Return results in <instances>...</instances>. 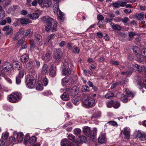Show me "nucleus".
Masks as SVG:
<instances>
[{
	"instance_id": "nucleus-1",
	"label": "nucleus",
	"mask_w": 146,
	"mask_h": 146,
	"mask_svg": "<svg viewBox=\"0 0 146 146\" xmlns=\"http://www.w3.org/2000/svg\"><path fill=\"white\" fill-rule=\"evenodd\" d=\"M41 21L46 23V30L47 32H52L57 31V22L48 16H45L41 18Z\"/></svg>"
},
{
	"instance_id": "nucleus-2",
	"label": "nucleus",
	"mask_w": 146,
	"mask_h": 146,
	"mask_svg": "<svg viewBox=\"0 0 146 146\" xmlns=\"http://www.w3.org/2000/svg\"><path fill=\"white\" fill-rule=\"evenodd\" d=\"M21 97L22 95L20 93L13 92L8 96L7 99L10 102L15 103L20 100Z\"/></svg>"
},
{
	"instance_id": "nucleus-3",
	"label": "nucleus",
	"mask_w": 146,
	"mask_h": 146,
	"mask_svg": "<svg viewBox=\"0 0 146 146\" xmlns=\"http://www.w3.org/2000/svg\"><path fill=\"white\" fill-rule=\"evenodd\" d=\"M124 92L126 94L124 95L122 94L120 98V100L123 103L126 102H127L129 97V99H132L134 96L135 94L133 93L130 91L128 89H126L125 90Z\"/></svg>"
},
{
	"instance_id": "nucleus-4",
	"label": "nucleus",
	"mask_w": 146,
	"mask_h": 146,
	"mask_svg": "<svg viewBox=\"0 0 146 146\" xmlns=\"http://www.w3.org/2000/svg\"><path fill=\"white\" fill-rule=\"evenodd\" d=\"M58 4V2L55 3L53 7V9L56 12L58 17V18L60 22H62L64 19V14L60 10L59 8Z\"/></svg>"
},
{
	"instance_id": "nucleus-5",
	"label": "nucleus",
	"mask_w": 146,
	"mask_h": 146,
	"mask_svg": "<svg viewBox=\"0 0 146 146\" xmlns=\"http://www.w3.org/2000/svg\"><path fill=\"white\" fill-rule=\"evenodd\" d=\"M26 84L27 87L28 88H33L35 84L34 77L32 75H27L26 77Z\"/></svg>"
},
{
	"instance_id": "nucleus-6",
	"label": "nucleus",
	"mask_w": 146,
	"mask_h": 146,
	"mask_svg": "<svg viewBox=\"0 0 146 146\" xmlns=\"http://www.w3.org/2000/svg\"><path fill=\"white\" fill-rule=\"evenodd\" d=\"M62 68V74L63 75H68L71 73V71L70 69H69L68 64L66 61L63 62L61 65Z\"/></svg>"
},
{
	"instance_id": "nucleus-7",
	"label": "nucleus",
	"mask_w": 146,
	"mask_h": 146,
	"mask_svg": "<svg viewBox=\"0 0 146 146\" xmlns=\"http://www.w3.org/2000/svg\"><path fill=\"white\" fill-rule=\"evenodd\" d=\"M95 102V99L92 98H88L83 101V104L86 106L91 107L94 105Z\"/></svg>"
},
{
	"instance_id": "nucleus-8",
	"label": "nucleus",
	"mask_w": 146,
	"mask_h": 146,
	"mask_svg": "<svg viewBox=\"0 0 146 146\" xmlns=\"http://www.w3.org/2000/svg\"><path fill=\"white\" fill-rule=\"evenodd\" d=\"M50 66L49 69V74L52 77H54L56 75V67L52 63L49 64Z\"/></svg>"
},
{
	"instance_id": "nucleus-9",
	"label": "nucleus",
	"mask_w": 146,
	"mask_h": 146,
	"mask_svg": "<svg viewBox=\"0 0 146 146\" xmlns=\"http://www.w3.org/2000/svg\"><path fill=\"white\" fill-rule=\"evenodd\" d=\"M36 141V138L35 136H33L29 137V136H26L24 139V144L26 145L28 142L30 144H33Z\"/></svg>"
},
{
	"instance_id": "nucleus-10",
	"label": "nucleus",
	"mask_w": 146,
	"mask_h": 146,
	"mask_svg": "<svg viewBox=\"0 0 146 146\" xmlns=\"http://www.w3.org/2000/svg\"><path fill=\"white\" fill-rule=\"evenodd\" d=\"M62 52L60 48H58L54 51L53 57L56 60H58L60 59L61 55Z\"/></svg>"
},
{
	"instance_id": "nucleus-11",
	"label": "nucleus",
	"mask_w": 146,
	"mask_h": 146,
	"mask_svg": "<svg viewBox=\"0 0 146 146\" xmlns=\"http://www.w3.org/2000/svg\"><path fill=\"white\" fill-rule=\"evenodd\" d=\"M136 137L139 138L140 140L144 141L145 140L146 135L139 130L136 131L135 133Z\"/></svg>"
},
{
	"instance_id": "nucleus-12",
	"label": "nucleus",
	"mask_w": 146,
	"mask_h": 146,
	"mask_svg": "<svg viewBox=\"0 0 146 146\" xmlns=\"http://www.w3.org/2000/svg\"><path fill=\"white\" fill-rule=\"evenodd\" d=\"M130 129L128 127H125L123 130L122 132L125 135V138L127 139H128L130 137Z\"/></svg>"
},
{
	"instance_id": "nucleus-13",
	"label": "nucleus",
	"mask_w": 146,
	"mask_h": 146,
	"mask_svg": "<svg viewBox=\"0 0 146 146\" xmlns=\"http://www.w3.org/2000/svg\"><path fill=\"white\" fill-rule=\"evenodd\" d=\"M61 146H73L72 143L66 139H63L61 141Z\"/></svg>"
},
{
	"instance_id": "nucleus-14",
	"label": "nucleus",
	"mask_w": 146,
	"mask_h": 146,
	"mask_svg": "<svg viewBox=\"0 0 146 146\" xmlns=\"http://www.w3.org/2000/svg\"><path fill=\"white\" fill-rule=\"evenodd\" d=\"M67 91H70V92L71 95L73 96H76L78 92V90L76 89V88L74 87L72 89L71 88H69L67 89Z\"/></svg>"
},
{
	"instance_id": "nucleus-15",
	"label": "nucleus",
	"mask_w": 146,
	"mask_h": 146,
	"mask_svg": "<svg viewBox=\"0 0 146 146\" xmlns=\"http://www.w3.org/2000/svg\"><path fill=\"white\" fill-rule=\"evenodd\" d=\"M42 58L43 60L45 62L49 61L52 58L51 54L50 53L48 52L46 53L44 55L42 56Z\"/></svg>"
},
{
	"instance_id": "nucleus-16",
	"label": "nucleus",
	"mask_w": 146,
	"mask_h": 146,
	"mask_svg": "<svg viewBox=\"0 0 146 146\" xmlns=\"http://www.w3.org/2000/svg\"><path fill=\"white\" fill-rule=\"evenodd\" d=\"M48 66L46 64H44L42 66L41 71V74L44 75H46L48 72Z\"/></svg>"
},
{
	"instance_id": "nucleus-17",
	"label": "nucleus",
	"mask_w": 146,
	"mask_h": 146,
	"mask_svg": "<svg viewBox=\"0 0 146 146\" xmlns=\"http://www.w3.org/2000/svg\"><path fill=\"white\" fill-rule=\"evenodd\" d=\"M22 25H26L29 23V20L27 18H19L17 19Z\"/></svg>"
},
{
	"instance_id": "nucleus-18",
	"label": "nucleus",
	"mask_w": 146,
	"mask_h": 146,
	"mask_svg": "<svg viewBox=\"0 0 146 146\" xmlns=\"http://www.w3.org/2000/svg\"><path fill=\"white\" fill-rule=\"evenodd\" d=\"M35 40L37 44H39L42 40V36L39 34H36L35 35Z\"/></svg>"
},
{
	"instance_id": "nucleus-19",
	"label": "nucleus",
	"mask_w": 146,
	"mask_h": 146,
	"mask_svg": "<svg viewBox=\"0 0 146 146\" xmlns=\"http://www.w3.org/2000/svg\"><path fill=\"white\" fill-rule=\"evenodd\" d=\"M83 132L85 135L88 136H90L91 133L90 128L87 126L84 127L83 128Z\"/></svg>"
},
{
	"instance_id": "nucleus-20",
	"label": "nucleus",
	"mask_w": 146,
	"mask_h": 146,
	"mask_svg": "<svg viewBox=\"0 0 146 146\" xmlns=\"http://www.w3.org/2000/svg\"><path fill=\"white\" fill-rule=\"evenodd\" d=\"M98 141L99 143L104 144L106 143V139L104 135H101L99 136L98 139Z\"/></svg>"
},
{
	"instance_id": "nucleus-21",
	"label": "nucleus",
	"mask_w": 146,
	"mask_h": 146,
	"mask_svg": "<svg viewBox=\"0 0 146 146\" xmlns=\"http://www.w3.org/2000/svg\"><path fill=\"white\" fill-rule=\"evenodd\" d=\"M133 71V69L132 68H130L126 71V72H121V74L125 75L127 77L129 75L131 74Z\"/></svg>"
},
{
	"instance_id": "nucleus-22",
	"label": "nucleus",
	"mask_w": 146,
	"mask_h": 146,
	"mask_svg": "<svg viewBox=\"0 0 146 146\" xmlns=\"http://www.w3.org/2000/svg\"><path fill=\"white\" fill-rule=\"evenodd\" d=\"M6 66L4 68V70L5 72L10 71L12 68V66L11 64L9 62H6Z\"/></svg>"
},
{
	"instance_id": "nucleus-23",
	"label": "nucleus",
	"mask_w": 146,
	"mask_h": 146,
	"mask_svg": "<svg viewBox=\"0 0 146 146\" xmlns=\"http://www.w3.org/2000/svg\"><path fill=\"white\" fill-rule=\"evenodd\" d=\"M39 78L40 79L42 80L43 83L45 86H46L47 85L48 80L46 76L44 75L42 76L41 75H40L39 76Z\"/></svg>"
},
{
	"instance_id": "nucleus-24",
	"label": "nucleus",
	"mask_w": 146,
	"mask_h": 146,
	"mask_svg": "<svg viewBox=\"0 0 146 146\" xmlns=\"http://www.w3.org/2000/svg\"><path fill=\"white\" fill-rule=\"evenodd\" d=\"M13 65L14 68L17 70H20L21 69V63L17 61H15L13 63Z\"/></svg>"
},
{
	"instance_id": "nucleus-25",
	"label": "nucleus",
	"mask_w": 146,
	"mask_h": 146,
	"mask_svg": "<svg viewBox=\"0 0 146 146\" xmlns=\"http://www.w3.org/2000/svg\"><path fill=\"white\" fill-rule=\"evenodd\" d=\"M62 99L64 101H68L69 99L68 92H65L61 96Z\"/></svg>"
},
{
	"instance_id": "nucleus-26",
	"label": "nucleus",
	"mask_w": 146,
	"mask_h": 146,
	"mask_svg": "<svg viewBox=\"0 0 146 146\" xmlns=\"http://www.w3.org/2000/svg\"><path fill=\"white\" fill-rule=\"evenodd\" d=\"M110 25L111 26L112 28L114 30L120 31L121 29V27L118 25L114 24L113 23H111L110 24Z\"/></svg>"
},
{
	"instance_id": "nucleus-27",
	"label": "nucleus",
	"mask_w": 146,
	"mask_h": 146,
	"mask_svg": "<svg viewBox=\"0 0 146 146\" xmlns=\"http://www.w3.org/2000/svg\"><path fill=\"white\" fill-rule=\"evenodd\" d=\"M29 57L27 54H24L22 55L21 57V61L23 63H25L28 61Z\"/></svg>"
},
{
	"instance_id": "nucleus-28",
	"label": "nucleus",
	"mask_w": 146,
	"mask_h": 146,
	"mask_svg": "<svg viewBox=\"0 0 146 146\" xmlns=\"http://www.w3.org/2000/svg\"><path fill=\"white\" fill-rule=\"evenodd\" d=\"M86 137L84 136L81 135L78 137L77 141V143H80L84 142L86 141Z\"/></svg>"
},
{
	"instance_id": "nucleus-29",
	"label": "nucleus",
	"mask_w": 146,
	"mask_h": 146,
	"mask_svg": "<svg viewBox=\"0 0 146 146\" xmlns=\"http://www.w3.org/2000/svg\"><path fill=\"white\" fill-rule=\"evenodd\" d=\"M136 57L137 60L140 62H142L145 57V56H144L143 54H142V55H141L139 54H137Z\"/></svg>"
},
{
	"instance_id": "nucleus-30",
	"label": "nucleus",
	"mask_w": 146,
	"mask_h": 146,
	"mask_svg": "<svg viewBox=\"0 0 146 146\" xmlns=\"http://www.w3.org/2000/svg\"><path fill=\"white\" fill-rule=\"evenodd\" d=\"M23 134L21 132H19L17 135V140L18 142L22 141L23 139Z\"/></svg>"
},
{
	"instance_id": "nucleus-31",
	"label": "nucleus",
	"mask_w": 146,
	"mask_h": 146,
	"mask_svg": "<svg viewBox=\"0 0 146 146\" xmlns=\"http://www.w3.org/2000/svg\"><path fill=\"white\" fill-rule=\"evenodd\" d=\"M80 98L78 97H74L72 99V102L75 105H77L80 102Z\"/></svg>"
},
{
	"instance_id": "nucleus-32",
	"label": "nucleus",
	"mask_w": 146,
	"mask_h": 146,
	"mask_svg": "<svg viewBox=\"0 0 146 146\" xmlns=\"http://www.w3.org/2000/svg\"><path fill=\"white\" fill-rule=\"evenodd\" d=\"M51 4V2L50 0H44L43 2V5L46 7H50Z\"/></svg>"
},
{
	"instance_id": "nucleus-33",
	"label": "nucleus",
	"mask_w": 146,
	"mask_h": 146,
	"mask_svg": "<svg viewBox=\"0 0 146 146\" xmlns=\"http://www.w3.org/2000/svg\"><path fill=\"white\" fill-rule=\"evenodd\" d=\"M26 68L28 70H31V69L34 68L33 62L30 61L26 65Z\"/></svg>"
},
{
	"instance_id": "nucleus-34",
	"label": "nucleus",
	"mask_w": 146,
	"mask_h": 146,
	"mask_svg": "<svg viewBox=\"0 0 146 146\" xmlns=\"http://www.w3.org/2000/svg\"><path fill=\"white\" fill-rule=\"evenodd\" d=\"M43 84H41V82L38 81L37 82L36 89L38 90H42L43 89Z\"/></svg>"
},
{
	"instance_id": "nucleus-35",
	"label": "nucleus",
	"mask_w": 146,
	"mask_h": 146,
	"mask_svg": "<svg viewBox=\"0 0 146 146\" xmlns=\"http://www.w3.org/2000/svg\"><path fill=\"white\" fill-rule=\"evenodd\" d=\"M114 96L113 93L109 91L106 94L105 97L107 99H110L113 98Z\"/></svg>"
},
{
	"instance_id": "nucleus-36",
	"label": "nucleus",
	"mask_w": 146,
	"mask_h": 146,
	"mask_svg": "<svg viewBox=\"0 0 146 146\" xmlns=\"http://www.w3.org/2000/svg\"><path fill=\"white\" fill-rule=\"evenodd\" d=\"M29 17L33 20H35L38 18V14L37 13H33L29 15Z\"/></svg>"
},
{
	"instance_id": "nucleus-37",
	"label": "nucleus",
	"mask_w": 146,
	"mask_h": 146,
	"mask_svg": "<svg viewBox=\"0 0 146 146\" xmlns=\"http://www.w3.org/2000/svg\"><path fill=\"white\" fill-rule=\"evenodd\" d=\"M68 138L71 140L73 143H77V141L75 140V137L72 134H70L68 136Z\"/></svg>"
},
{
	"instance_id": "nucleus-38",
	"label": "nucleus",
	"mask_w": 146,
	"mask_h": 146,
	"mask_svg": "<svg viewBox=\"0 0 146 146\" xmlns=\"http://www.w3.org/2000/svg\"><path fill=\"white\" fill-rule=\"evenodd\" d=\"M17 6H13L11 8L9 9L7 11V12L8 13L10 14L12 13V12H13L15 11L17 9Z\"/></svg>"
},
{
	"instance_id": "nucleus-39",
	"label": "nucleus",
	"mask_w": 146,
	"mask_h": 146,
	"mask_svg": "<svg viewBox=\"0 0 146 146\" xmlns=\"http://www.w3.org/2000/svg\"><path fill=\"white\" fill-rule=\"evenodd\" d=\"M135 18L139 20H143L144 18L143 15L141 13L138 14L136 15Z\"/></svg>"
},
{
	"instance_id": "nucleus-40",
	"label": "nucleus",
	"mask_w": 146,
	"mask_h": 146,
	"mask_svg": "<svg viewBox=\"0 0 146 146\" xmlns=\"http://www.w3.org/2000/svg\"><path fill=\"white\" fill-rule=\"evenodd\" d=\"M68 78H64L62 79V84L63 86H68Z\"/></svg>"
},
{
	"instance_id": "nucleus-41",
	"label": "nucleus",
	"mask_w": 146,
	"mask_h": 146,
	"mask_svg": "<svg viewBox=\"0 0 146 146\" xmlns=\"http://www.w3.org/2000/svg\"><path fill=\"white\" fill-rule=\"evenodd\" d=\"M113 6L116 8H118L120 7V1H118L117 2H114L112 3Z\"/></svg>"
},
{
	"instance_id": "nucleus-42",
	"label": "nucleus",
	"mask_w": 146,
	"mask_h": 146,
	"mask_svg": "<svg viewBox=\"0 0 146 146\" xmlns=\"http://www.w3.org/2000/svg\"><path fill=\"white\" fill-rule=\"evenodd\" d=\"M13 28L10 26L8 31L6 32V35H9L12 34L13 33Z\"/></svg>"
},
{
	"instance_id": "nucleus-43",
	"label": "nucleus",
	"mask_w": 146,
	"mask_h": 146,
	"mask_svg": "<svg viewBox=\"0 0 146 146\" xmlns=\"http://www.w3.org/2000/svg\"><path fill=\"white\" fill-rule=\"evenodd\" d=\"M31 44V50H33L35 48V44L34 40L31 39L30 40Z\"/></svg>"
},
{
	"instance_id": "nucleus-44",
	"label": "nucleus",
	"mask_w": 146,
	"mask_h": 146,
	"mask_svg": "<svg viewBox=\"0 0 146 146\" xmlns=\"http://www.w3.org/2000/svg\"><path fill=\"white\" fill-rule=\"evenodd\" d=\"M97 131V129L96 128H94L93 131H91L90 136L93 137H95L96 135Z\"/></svg>"
},
{
	"instance_id": "nucleus-45",
	"label": "nucleus",
	"mask_w": 146,
	"mask_h": 146,
	"mask_svg": "<svg viewBox=\"0 0 146 146\" xmlns=\"http://www.w3.org/2000/svg\"><path fill=\"white\" fill-rule=\"evenodd\" d=\"M9 136V133L7 132H5L2 134V137L3 139L5 140L7 139Z\"/></svg>"
},
{
	"instance_id": "nucleus-46",
	"label": "nucleus",
	"mask_w": 146,
	"mask_h": 146,
	"mask_svg": "<svg viewBox=\"0 0 146 146\" xmlns=\"http://www.w3.org/2000/svg\"><path fill=\"white\" fill-rule=\"evenodd\" d=\"M54 34H52L51 35H49L48 36L46 39V42L45 43V44H47L50 39L53 37L54 35Z\"/></svg>"
},
{
	"instance_id": "nucleus-47",
	"label": "nucleus",
	"mask_w": 146,
	"mask_h": 146,
	"mask_svg": "<svg viewBox=\"0 0 146 146\" xmlns=\"http://www.w3.org/2000/svg\"><path fill=\"white\" fill-rule=\"evenodd\" d=\"M74 82L73 79L72 78H69L68 79V86H71L72 85Z\"/></svg>"
},
{
	"instance_id": "nucleus-48",
	"label": "nucleus",
	"mask_w": 146,
	"mask_h": 146,
	"mask_svg": "<svg viewBox=\"0 0 146 146\" xmlns=\"http://www.w3.org/2000/svg\"><path fill=\"white\" fill-rule=\"evenodd\" d=\"M31 32L30 30L28 29L27 30L25 31L21 35L22 37H24L26 36L27 35L30 33Z\"/></svg>"
},
{
	"instance_id": "nucleus-49",
	"label": "nucleus",
	"mask_w": 146,
	"mask_h": 146,
	"mask_svg": "<svg viewBox=\"0 0 146 146\" xmlns=\"http://www.w3.org/2000/svg\"><path fill=\"white\" fill-rule=\"evenodd\" d=\"M120 106V104L118 102H113V106L115 108H118Z\"/></svg>"
},
{
	"instance_id": "nucleus-50",
	"label": "nucleus",
	"mask_w": 146,
	"mask_h": 146,
	"mask_svg": "<svg viewBox=\"0 0 146 146\" xmlns=\"http://www.w3.org/2000/svg\"><path fill=\"white\" fill-rule=\"evenodd\" d=\"M5 16V13L4 10L0 11V19L4 18Z\"/></svg>"
},
{
	"instance_id": "nucleus-51",
	"label": "nucleus",
	"mask_w": 146,
	"mask_h": 146,
	"mask_svg": "<svg viewBox=\"0 0 146 146\" xmlns=\"http://www.w3.org/2000/svg\"><path fill=\"white\" fill-rule=\"evenodd\" d=\"M74 133L76 135H78L81 132V130L78 128L75 129L74 130Z\"/></svg>"
},
{
	"instance_id": "nucleus-52",
	"label": "nucleus",
	"mask_w": 146,
	"mask_h": 146,
	"mask_svg": "<svg viewBox=\"0 0 146 146\" xmlns=\"http://www.w3.org/2000/svg\"><path fill=\"white\" fill-rule=\"evenodd\" d=\"M15 139L14 137H11L9 139V142L10 144L14 143L15 142Z\"/></svg>"
},
{
	"instance_id": "nucleus-53",
	"label": "nucleus",
	"mask_w": 146,
	"mask_h": 146,
	"mask_svg": "<svg viewBox=\"0 0 146 146\" xmlns=\"http://www.w3.org/2000/svg\"><path fill=\"white\" fill-rule=\"evenodd\" d=\"M108 123H109L110 125H111L117 126V123L114 121H110L108 122Z\"/></svg>"
},
{
	"instance_id": "nucleus-54",
	"label": "nucleus",
	"mask_w": 146,
	"mask_h": 146,
	"mask_svg": "<svg viewBox=\"0 0 146 146\" xmlns=\"http://www.w3.org/2000/svg\"><path fill=\"white\" fill-rule=\"evenodd\" d=\"M133 50L134 53L136 54H137V52L139 50V48L137 46H134L133 48Z\"/></svg>"
},
{
	"instance_id": "nucleus-55",
	"label": "nucleus",
	"mask_w": 146,
	"mask_h": 146,
	"mask_svg": "<svg viewBox=\"0 0 146 146\" xmlns=\"http://www.w3.org/2000/svg\"><path fill=\"white\" fill-rule=\"evenodd\" d=\"M113 101H110L107 103V106L108 107L110 108L113 106Z\"/></svg>"
},
{
	"instance_id": "nucleus-56",
	"label": "nucleus",
	"mask_w": 146,
	"mask_h": 146,
	"mask_svg": "<svg viewBox=\"0 0 146 146\" xmlns=\"http://www.w3.org/2000/svg\"><path fill=\"white\" fill-rule=\"evenodd\" d=\"M110 62L111 64L114 65H118L119 64V62L117 61H114L113 60H111L110 61Z\"/></svg>"
},
{
	"instance_id": "nucleus-57",
	"label": "nucleus",
	"mask_w": 146,
	"mask_h": 146,
	"mask_svg": "<svg viewBox=\"0 0 146 146\" xmlns=\"http://www.w3.org/2000/svg\"><path fill=\"white\" fill-rule=\"evenodd\" d=\"M121 21H122V22L124 23H126L128 21H129V19L127 17H125L124 19H121Z\"/></svg>"
},
{
	"instance_id": "nucleus-58",
	"label": "nucleus",
	"mask_w": 146,
	"mask_h": 146,
	"mask_svg": "<svg viewBox=\"0 0 146 146\" xmlns=\"http://www.w3.org/2000/svg\"><path fill=\"white\" fill-rule=\"evenodd\" d=\"M67 48L69 50H72L74 48V46L72 44L70 43H68L67 44Z\"/></svg>"
},
{
	"instance_id": "nucleus-59",
	"label": "nucleus",
	"mask_w": 146,
	"mask_h": 146,
	"mask_svg": "<svg viewBox=\"0 0 146 146\" xmlns=\"http://www.w3.org/2000/svg\"><path fill=\"white\" fill-rule=\"evenodd\" d=\"M24 75V71L23 69H22L19 71V77L22 78L23 77Z\"/></svg>"
},
{
	"instance_id": "nucleus-60",
	"label": "nucleus",
	"mask_w": 146,
	"mask_h": 146,
	"mask_svg": "<svg viewBox=\"0 0 146 146\" xmlns=\"http://www.w3.org/2000/svg\"><path fill=\"white\" fill-rule=\"evenodd\" d=\"M127 81V79L123 80V79L121 81L119 82V84H120L121 85H124L125 84H126V82Z\"/></svg>"
},
{
	"instance_id": "nucleus-61",
	"label": "nucleus",
	"mask_w": 146,
	"mask_h": 146,
	"mask_svg": "<svg viewBox=\"0 0 146 146\" xmlns=\"http://www.w3.org/2000/svg\"><path fill=\"white\" fill-rule=\"evenodd\" d=\"M100 111H98L97 115L96 114H94L92 116V117L94 118H98L100 116Z\"/></svg>"
},
{
	"instance_id": "nucleus-62",
	"label": "nucleus",
	"mask_w": 146,
	"mask_h": 146,
	"mask_svg": "<svg viewBox=\"0 0 146 146\" xmlns=\"http://www.w3.org/2000/svg\"><path fill=\"white\" fill-rule=\"evenodd\" d=\"M80 50L79 48L78 47H77L73 50L72 52L74 53H78L79 52Z\"/></svg>"
},
{
	"instance_id": "nucleus-63",
	"label": "nucleus",
	"mask_w": 146,
	"mask_h": 146,
	"mask_svg": "<svg viewBox=\"0 0 146 146\" xmlns=\"http://www.w3.org/2000/svg\"><path fill=\"white\" fill-rule=\"evenodd\" d=\"M10 27V26L9 25L5 26L3 28L2 30L4 31H6L7 32Z\"/></svg>"
},
{
	"instance_id": "nucleus-64",
	"label": "nucleus",
	"mask_w": 146,
	"mask_h": 146,
	"mask_svg": "<svg viewBox=\"0 0 146 146\" xmlns=\"http://www.w3.org/2000/svg\"><path fill=\"white\" fill-rule=\"evenodd\" d=\"M119 84V82H116L113 84L111 85V89H113L114 88L116 87L117 85H118Z\"/></svg>"
}]
</instances>
